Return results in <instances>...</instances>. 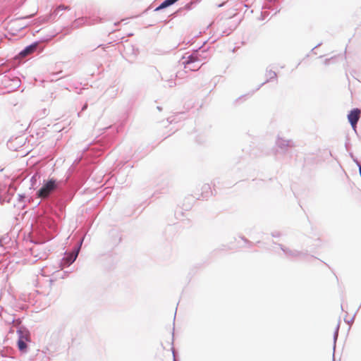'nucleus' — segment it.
<instances>
[{
  "label": "nucleus",
  "instance_id": "1",
  "mask_svg": "<svg viewBox=\"0 0 361 361\" xmlns=\"http://www.w3.org/2000/svg\"><path fill=\"white\" fill-rule=\"evenodd\" d=\"M56 188V181L53 179L49 180L37 192V196L40 198H45L55 190Z\"/></svg>",
  "mask_w": 361,
  "mask_h": 361
},
{
  "label": "nucleus",
  "instance_id": "8",
  "mask_svg": "<svg viewBox=\"0 0 361 361\" xmlns=\"http://www.w3.org/2000/svg\"><path fill=\"white\" fill-rule=\"evenodd\" d=\"M167 353H168L169 356L171 358L172 357H173V353H171V350H168V352H167Z\"/></svg>",
  "mask_w": 361,
  "mask_h": 361
},
{
  "label": "nucleus",
  "instance_id": "3",
  "mask_svg": "<svg viewBox=\"0 0 361 361\" xmlns=\"http://www.w3.org/2000/svg\"><path fill=\"white\" fill-rule=\"evenodd\" d=\"M361 111L359 109H353L348 115V119L353 129H355L357 121L360 119Z\"/></svg>",
  "mask_w": 361,
  "mask_h": 361
},
{
  "label": "nucleus",
  "instance_id": "5",
  "mask_svg": "<svg viewBox=\"0 0 361 361\" xmlns=\"http://www.w3.org/2000/svg\"><path fill=\"white\" fill-rule=\"evenodd\" d=\"M18 347L20 350L25 351L27 348V345L23 339H19L18 341Z\"/></svg>",
  "mask_w": 361,
  "mask_h": 361
},
{
  "label": "nucleus",
  "instance_id": "2",
  "mask_svg": "<svg viewBox=\"0 0 361 361\" xmlns=\"http://www.w3.org/2000/svg\"><path fill=\"white\" fill-rule=\"evenodd\" d=\"M25 144L24 136L11 138L8 142V147L13 151H18Z\"/></svg>",
  "mask_w": 361,
  "mask_h": 361
},
{
  "label": "nucleus",
  "instance_id": "4",
  "mask_svg": "<svg viewBox=\"0 0 361 361\" xmlns=\"http://www.w3.org/2000/svg\"><path fill=\"white\" fill-rule=\"evenodd\" d=\"M36 47H37V44L30 45V46L27 47L24 50H23L20 53V55L23 57L26 56L30 54L31 53H32L36 49Z\"/></svg>",
  "mask_w": 361,
  "mask_h": 361
},
{
  "label": "nucleus",
  "instance_id": "7",
  "mask_svg": "<svg viewBox=\"0 0 361 361\" xmlns=\"http://www.w3.org/2000/svg\"><path fill=\"white\" fill-rule=\"evenodd\" d=\"M67 7H65L64 6H59L58 8H57V10H64V9H66Z\"/></svg>",
  "mask_w": 361,
  "mask_h": 361
},
{
  "label": "nucleus",
  "instance_id": "6",
  "mask_svg": "<svg viewBox=\"0 0 361 361\" xmlns=\"http://www.w3.org/2000/svg\"><path fill=\"white\" fill-rule=\"evenodd\" d=\"M77 255H78V253L76 254H72L71 257H69V259H68V262H73L75 260L76 257H77Z\"/></svg>",
  "mask_w": 361,
  "mask_h": 361
}]
</instances>
